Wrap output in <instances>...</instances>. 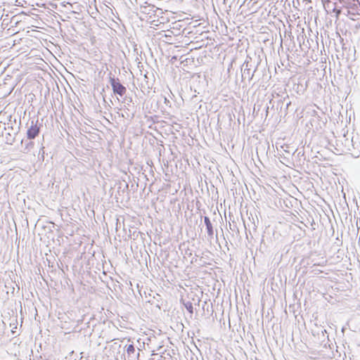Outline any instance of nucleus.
<instances>
[{"label":"nucleus","mask_w":360,"mask_h":360,"mask_svg":"<svg viewBox=\"0 0 360 360\" xmlns=\"http://www.w3.org/2000/svg\"><path fill=\"white\" fill-rule=\"evenodd\" d=\"M261 63L259 56L256 53L253 56H248L243 64L241 66V82L243 86L247 84H251L254 80L255 72Z\"/></svg>","instance_id":"f257e3e1"},{"label":"nucleus","mask_w":360,"mask_h":360,"mask_svg":"<svg viewBox=\"0 0 360 360\" xmlns=\"http://www.w3.org/2000/svg\"><path fill=\"white\" fill-rule=\"evenodd\" d=\"M6 131L5 133V142L6 144L13 145V143L15 141L16 137L20 132V121L18 123L16 120L14 119L12 121V116H9L8 126L6 127V124L4 123L3 126L1 125V129Z\"/></svg>","instance_id":"f03ea898"},{"label":"nucleus","mask_w":360,"mask_h":360,"mask_svg":"<svg viewBox=\"0 0 360 360\" xmlns=\"http://www.w3.org/2000/svg\"><path fill=\"white\" fill-rule=\"evenodd\" d=\"M42 123L39 122L38 118L37 120L32 119L27 123V140H25L26 148L28 149L30 147H33V142H27V140H32L34 139L37 136H38L40 134L41 129L42 128ZM24 141V139H21V144H22Z\"/></svg>","instance_id":"7ed1b4c3"},{"label":"nucleus","mask_w":360,"mask_h":360,"mask_svg":"<svg viewBox=\"0 0 360 360\" xmlns=\"http://www.w3.org/2000/svg\"><path fill=\"white\" fill-rule=\"evenodd\" d=\"M109 82L112 86L114 94L122 97L126 94V87L122 84L119 78L112 75L111 72L109 74Z\"/></svg>","instance_id":"20e7f679"},{"label":"nucleus","mask_w":360,"mask_h":360,"mask_svg":"<svg viewBox=\"0 0 360 360\" xmlns=\"http://www.w3.org/2000/svg\"><path fill=\"white\" fill-rule=\"evenodd\" d=\"M346 13L345 15L349 16V18L352 20H356V17L360 15V2L357 1V2H349L347 3L345 6Z\"/></svg>","instance_id":"39448f33"},{"label":"nucleus","mask_w":360,"mask_h":360,"mask_svg":"<svg viewBox=\"0 0 360 360\" xmlns=\"http://www.w3.org/2000/svg\"><path fill=\"white\" fill-rule=\"evenodd\" d=\"M281 150L278 149V146H276V149L278 150V154L281 158H283L284 160H288L286 155H290L292 152L294 155L297 150H294L292 147L289 145L284 144L280 146Z\"/></svg>","instance_id":"423d86ee"},{"label":"nucleus","mask_w":360,"mask_h":360,"mask_svg":"<svg viewBox=\"0 0 360 360\" xmlns=\"http://www.w3.org/2000/svg\"><path fill=\"white\" fill-rule=\"evenodd\" d=\"M124 348L126 349L128 360H139L140 350L136 351L133 343L126 345Z\"/></svg>","instance_id":"0eeeda50"},{"label":"nucleus","mask_w":360,"mask_h":360,"mask_svg":"<svg viewBox=\"0 0 360 360\" xmlns=\"http://www.w3.org/2000/svg\"><path fill=\"white\" fill-rule=\"evenodd\" d=\"M286 99H288V96H287L286 98H284L283 100H278L277 103V109L280 108V113L281 114V115L283 114L284 115H286L288 113V108L291 105V101H288L286 102V103H285Z\"/></svg>","instance_id":"6e6552de"},{"label":"nucleus","mask_w":360,"mask_h":360,"mask_svg":"<svg viewBox=\"0 0 360 360\" xmlns=\"http://www.w3.org/2000/svg\"><path fill=\"white\" fill-rule=\"evenodd\" d=\"M115 186H117V192L119 195H123L125 192H127L129 189V184L128 183L124 181H118Z\"/></svg>","instance_id":"1a4fd4ad"},{"label":"nucleus","mask_w":360,"mask_h":360,"mask_svg":"<svg viewBox=\"0 0 360 360\" xmlns=\"http://www.w3.org/2000/svg\"><path fill=\"white\" fill-rule=\"evenodd\" d=\"M204 223L206 226L208 237L212 238L214 236V229L211 223V221L208 217H204Z\"/></svg>","instance_id":"9d476101"},{"label":"nucleus","mask_w":360,"mask_h":360,"mask_svg":"<svg viewBox=\"0 0 360 360\" xmlns=\"http://www.w3.org/2000/svg\"><path fill=\"white\" fill-rule=\"evenodd\" d=\"M132 98L126 96L122 103L124 105V110H127L129 112L131 111V108H134V105L132 104Z\"/></svg>","instance_id":"9b49d317"},{"label":"nucleus","mask_w":360,"mask_h":360,"mask_svg":"<svg viewBox=\"0 0 360 360\" xmlns=\"http://www.w3.org/2000/svg\"><path fill=\"white\" fill-rule=\"evenodd\" d=\"M24 15V13L22 12L21 13H19L18 15H13L10 19V23L12 24V26L17 25L19 22L21 21L20 17L21 15Z\"/></svg>","instance_id":"f8f14e48"},{"label":"nucleus","mask_w":360,"mask_h":360,"mask_svg":"<svg viewBox=\"0 0 360 360\" xmlns=\"http://www.w3.org/2000/svg\"><path fill=\"white\" fill-rule=\"evenodd\" d=\"M181 302L184 304V307L187 309V311L191 314H193V307L192 302L190 301H186L184 300H181Z\"/></svg>","instance_id":"ddd939ff"},{"label":"nucleus","mask_w":360,"mask_h":360,"mask_svg":"<svg viewBox=\"0 0 360 360\" xmlns=\"http://www.w3.org/2000/svg\"><path fill=\"white\" fill-rule=\"evenodd\" d=\"M135 115V111L129 112L127 110H124V113L122 114V117L127 119H133Z\"/></svg>","instance_id":"4468645a"},{"label":"nucleus","mask_w":360,"mask_h":360,"mask_svg":"<svg viewBox=\"0 0 360 360\" xmlns=\"http://www.w3.org/2000/svg\"><path fill=\"white\" fill-rule=\"evenodd\" d=\"M333 12L335 13L336 18H338L342 10L338 8L337 4H333Z\"/></svg>","instance_id":"2eb2a0df"},{"label":"nucleus","mask_w":360,"mask_h":360,"mask_svg":"<svg viewBox=\"0 0 360 360\" xmlns=\"http://www.w3.org/2000/svg\"><path fill=\"white\" fill-rule=\"evenodd\" d=\"M1 18H3L2 20V25L8 26V23H10V18L8 14L2 15Z\"/></svg>","instance_id":"dca6fc26"},{"label":"nucleus","mask_w":360,"mask_h":360,"mask_svg":"<svg viewBox=\"0 0 360 360\" xmlns=\"http://www.w3.org/2000/svg\"><path fill=\"white\" fill-rule=\"evenodd\" d=\"M229 228H230V230L232 231H238V229L236 226V224H233L231 225L230 223H229Z\"/></svg>","instance_id":"f3484780"},{"label":"nucleus","mask_w":360,"mask_h":360,"mask_svg":"<svg viewBox=\"0 0 360 360\" xmlns=\"http://www.w3.org/2000/svg\"><path fill=\"white\" fill-rule=\"evenodd\" d=\"M333 4H336L335 2H332V1H328L326 3V6L329 9H332L333 10Z\"/></svg>","instance_id":"a211bd4d"},{"label":"nucleus","mask_w":360,"mask_h":360,"mask_svg":"<svg viewBox=\"0 0 360 360\" xmlns=\"http://www.w3.org/2000/svg\"><path fill=\"white\" fill-rule=\"evenodd\" d=\"M164 100L165 103H169V101L166 97L164 98Z\"/></svg>","instance_id":"6ab92c4d"},{"label":"nucleus","mask_w":360,"mask_h":360,"mask_svg":"<svg viewBox=\"0 0 360 360\" xmlns=\"http://www.w3.org/2000/svg\"><path fill=\"white\" fill-rule=\"evenodd\" d=\"M1 129V124L0 123V129ZM3 131L0 130V136H3Z\"/></svg>","instance_id":"aec40b11"},{"label":"nucleus","mask_w":360,"mask_h":360,"mask_svg":"<svg viewBox=\"0 0 360 360\" xmlns=\"http://www.w3.org/2000/svg\"><path fill=\"white\" fill-rule=\"evenodd\" d=\"M144 77H145L146 78H147V74H145V75H144Z\"/></svg>","instance_id":"412c9836"}]
</instances>
